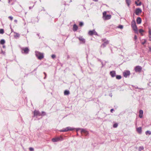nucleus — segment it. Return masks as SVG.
<instances>
[{
	"mask_svg": "<svg viewBox=\"0 0 151 151\" xmlns=\"http://www.w3.org/2000/svg\"><path fill=\"white\" fill-rule=\"evenodd\" d=\"M107 15L106 12H104L103 13V18L105 16Z\"/></svg>",
	"mask_w": 151,
	"mask_h": 151,
	"instance_id": "obj_28",
	"label": "nucleus"
},
{
	"mask_svg": "<svg viewBox=\"0 0 151 151\" xmlns=\"http://www.w3.org/2000/svg\"><path fill=\"white\" fill-rule=\"evenodd\" d=\"M63 139L62 137H57L55 138H53L52 139V142H57L60 140H61Z\"/></svg>",
	"mask_w": 151,
	"mask_h": 151,
	"instance_id": "obj_4",
	"label": "nucleus"
},
{
	"mask_svg": "<svg viewBox=\"0 0 151 151\" xmlns=\"http://www.w3.org/2000/svg\"><path fill=\"white\" fill-rule=\"evenodd\" d=\"M22 50L24 51V53L26 54L28 53L29 51V49L28 47L23 48L22 49Z\"/></svg>",
	"mask_w": 151,
	"mask_h": 151,
	"instance_id": "obj_10",
	"label": "nucleus"
},
{
	"mask_svg": "<svg viewBox=\"0 0 151 151\" xmlns=\"http://www.w3.org/2000/svg\"><path fill=\"white\" fill-rule=\"evenodd\" d=\"M144 149V147L143 146H140L139 147V150L141 151L142 150H143Z\"/></svg>",
	"mask_w": 151,
	"mask_h": 151,
	"instance_id": "obj_23",
	"label": "nucleus"
},
{
	"mask_svg": "<svg viewBox=\"0 0 151 151\" xmlns=\"http://www.w3.org/2000/svg\"><path fill=\"white\" fill-rule=\"evenodd\" d=\"M4 47H5V46H3V47L4 48Z\"/></svg>",
	"mask_w": 151,
	"mask_h": 151,
	"instance_id": "obj_49",
	"label": "nucleus"
},
{
	"mask_svg": "<svg viewBox=\"0 0 151 151\" xmlns=\"http://www.w3.org/2000/svg\"><path fill=\"white\" fill-rule=\"evenodd\" d=\"M44 73L45 74V75H46V73Z\"/></svg>",
	"mask_w": 151,
	"mask_h": 151,
	"instance_id": "obj_48",
	"label": "nucleus"
},
{
	"mask_svg": "<svg viewBox=\"0 0 151 151\" xmlns=\"http://www.w3.org/2000/svg\"><path fill=\"white\" fill-rule=\"evenodd\" d=\"M35 55L36 57L39 60H41L44 57L43 54L38 52H36Z\"/></svg>",
	"mask_w": 151,
	"mask_h": 151,
	"instance_id": "obj_2",
	"label": "nucleus"
},
{
	"mask_svg": "<svg viewBox=\"0 0 151 151\" xmlns=\"http://www.w3.org/2000/svg\"><path fill=\"white\" fill-rule=\"evenodd\" d=\"M70 92L68 90H65L64 92V94L65 95H68L69 94Z\"/></svg>",
	"mask_w": 151,
	"mask_h": 151,
	"instance_id": "obj_18",
	"label": "nucleus"
},
{
	"mask_svg": "<svg viewBox=\"0 0 151 151\" xmlns=\"http://www.w3.org/2000/svg\"><path fill=\"white\" fill-rule=\"evenodd\" d=\"M74 129L73 128L70 127H67L64 129L61 130L60 131L61 132H65L69 131H72Z\"/></svg>",
	"mask_w": 151,
	"mask_h": 151,
	"instance_id": "obj_3",
	"label": "nucleus"
},
{
	"mask_svg": "<svg viewBox=\"0 0 151 151\" xmlns=\"http://www.w3.org/2000/svg\"><path fill=\"white\" fill-rule=\"evenodd\" d=\"M144 32L143 30L142 29H140L139 30V32L141 33V35H142V33Z\"/></svg>",
	"mask_w": 151,
	"mask_h": 151,
	"instance_id": "obj_29",
	"label": "nucleus"
},
{
	"mask_svg": "<svg viewBox=\"0 0 151 151\" xmlns=\"http://www.w3.org/2000/svg\"><path fill=\"white\" fill-rule=\"evenodd\" d=\"M149 34L151 35V29H150L149 30Z\"/></svg>",
	"mask_w": 151,
	"mask_h": 151,
	"instance_id": "obj_39",
	"label": "nucleus"
},
{
	"mask_svg": "<svg viewBox=\"0 0 151 151\" xmlns=\"http://www.w3.org/2000/svg\"><path fill=\"white\" fill-rule=\"evenodd\" d=\"M83 25V23L82 22H80L79 23V25L81 26H82Z\"/></svg>",
	"mask_w": 151,
	"mask_h": 151,
	"instance_id": "obj_33",
	"label": "nucleus"
},
{
	"mask_svg": "<svg viewBox=\"0 0 151 151\" xmlns=\"http://www.w3.org/2000/svg\"><path fill=\"white\" fill-rule=\"evenodd\" d=\"M118 28L121 29H122L123 28V26L122 25H120L119 26Z\"/></svg>",
	"mask_w": 151,
	"mask_h": 151,
	"instance_id": "obj_31",
	"label": "nucleus"
},
{
	"mask_svg": "<svg viewBox=\"0 0 151 151\" xmlns=\"http://www.w3.org/2000/svg\"><path fill=\"white\" fill-rule=\"evenodd\" d=\"M117 126H118V124L116 123V124H115L114 125L113 127L114 128H116L117 127Z\"/></svg>",
	"mask_w": 151,
	"mask_h": 151,
	"instance_id": "obj_30",
	"label": "nucleus"
},
{
	"mask_svg": "<svg viewBox=\"0 0 151 151\" xmlns=\"http://www.w3.org/2000/svg\"><path fill=\"white\" fill-rule=\"evenodd\" d=\"M32 7L30 6V7H29V9H32Z\"/></svg>",
	"mask_w": 151,
	"mask_h": 151,
	"instance_id": "obj_45",
	"label": "nucleus"
},
{
	"mask_svg": "<svg viewBox=\"0 0 151 151\" xmlns=\"http://www.w3.org/2000/svg\"><path fill=\"white\" fill-rule=\"evenodd\" d=\"M146 42V40H144V42H142V44L143 45H144V44H145Z\"/></svg>",
	"mask_w": 151,
	"mask_h": 151,
	"instance_id": "obj_36",
	"label": "nucleus"
},
{
	"mask_svg": "<svg viewBox=\"0 0 151 151\" xmlns=\"http://www.w3.org/2000/svg\"><path fill=\"white\" fill-rule=\"evenodd\" d=\"M93 34H95V35H97V32L94 30V33H93Z\"/></svg>",
	"mask_w": 151,
	"mask_h": 151,
	"instance_id": "obj_40",
	"label": "nucleus"
},
{
	"mask_svg": "<svg viewBox=\"0 0 151 151\" xmlns=\"http://www.w3.org/2000/svg\"><path fill=\"white\" fill-rule=\"evenodd\" d=\"M14 22H16V23H17V20H14Z\"/></svg>",
	"mask_w": 151,
	"mask_h": 151,
	"instance_id": "obj_44",
	"label": "nucleus"
},
{
	"mask_svg": "<svg viewBox=\"0 0 151 151\" xmlns=\"http://www.w3.org/2000/svg\"><path fill=\"white\" fill-rule=\"evenodd\" d=\"M137 132L139 134L142 133V128L140 127L137 128Z\"/></svg>",
	"mask_w": 151,
	"mask_h": 151,
	"instance_id": "obj_16",
	"label": "nucleus"
},
{
	"mask_svg": "<svg viewBox=\"0 0 151 151\" xmlns=\"http://www.w3.org/2000/svg\"><path fill=\"white\" fill-rule=\"evenodd\" d=\"M130 74V72L129 71H126L124 72L123 73L124 76L126 78L127 76Z\"/></svg>",
	"mask_w": 151,
	"mask_h": 151,
	"instance_id": "obj_5",
	"label": "nucleus"
},
{
	"mask_svg": "<svg viewBox=\"0 0 151 151\" xmlns=\"http://www.w3.org/2000/svg\"><path fill=\"white\" fill-rule=\"evenodd\" d=\"M139 1V0H137V1H136L135 2V4L137 6H140L141 5V2H139V3H137V2H138Z\"/></svg>",
	"mask_w": 151,
	"mask_h": 151,
	"instance_id": "obj_19",
	"label": "nucleus"
},
{
	"mask_svg": "<svg viewBox=\"0 0 151 151\" xmlns=\"http://www.w3.org/2000/svg\"><path fill=\"white\" fill-rule=\"evenodd\" d=\"M2 52L3 53H5V52H3V51H2Z\"/></svg>",
	"mask_w": 151,
	"mask_h": 151,
	"instance_id": "obj_47",
	"label": "nucleus"
},
{
	"mask_svg": "<svg viewBox=\"0 0 151 151\" xmlns=\"http://www.w3.org/2000/svg\"><path fill=\"white\" fill-rule=\"evenodd\" d=\"M78 38L80 40V41L82 43H84L85 42V39H84L82 37H78Z\"/></svg>",
	"mask_w": 151,
	"mask_h": 151,
	"instance_id": "obj_13",
	"label": "nucleus"
},
{
	"mask_svg": "<svg viewBox=\"0 0 151 151\" xmlns=\"http://www.w3.org/2000/svg\"><path fill=\"white\" fill-rule=\"evenodd\" d=\"M29 150L30 151H34V149L32 148V147H30L29 148Z\"/></svg>",
	"mask_w": 151,
	"mask_h": 151,
	"instance_id": "obj_32",
	"label": "nucleus"
},
{
	"mask_svg": "<svg viewBox=\"0 0 151 151\" xmlns=\"http://www.w3.org/2000/svg\"><path fill=\"white\" fill-rule=\"evenodd\" d=\"M4 30L3 29H1L0 30V33L1 34H3L4 33Z\"/></svg>",
	"mask_w": 151,
	"mask_h": 151,
	"instance_id": "obj_27",
	"label": "nucleus"
},
{
	"mask_svg": "<svg viewBox=\"0 0 151 151\" xmlns=\"http://www.w3.org/2000/svg\"><path fill=\"white\" fill-rule=\"evenodd\" d=\"M134 39L135 40H136L137 39V36L136 35H135L134 37Z\"/></svg>",
	"mask_w": 151,
	"mask_h": 151,
	"instance_id": "obj_41",
	"label": "nucleus"
},
{
	"mask_svg": "<svg viewBox=\"0 0 151 151\" xmlns=\"http://www.w3.org/2000/svg\"><path fill=\"white\" fill-rule=\"evenodd\" d=\"M145 134L146 135H147L148 134L149 135L151 134V132L149 131H147L145 132Z\"/></svg>",
	"mask_w": 151,
	"mask_h": 151,
	"instance_id": "obj_26",
	"label": "nucleus"
},
{
	"mask_svg": "<svg viewBox=\"0 0 151 151\" xmlns=\"http://www.w3.org/2000/svg\"><path fill=\"white\" fill-rule=\"evenodd\" d=\"M141 12H142V10L140 9L137 8L136 9L135 13L137 15H139V14Z\"/></svg>",
	"mask_w": 151,
	"mask_h": 151,
	"instance_id": "obj_7",
	"label": "nucleus"
},
{
	"mask_svg": "<svg viewBox=\"0 0 151 151\" xmlns=\"http://www.w3.org/2000/svg\"><path fill=\"white\" fill-rule=\"evenodd\" d=\"M111 17V15H107L106 16H105L103 18V19L104 20H107L110 19Z\"/></svg>",
	"mask_w": 151,
	"mask_h": 151,
	"instance_id": "obj_8",
	"label": "nucleus"
},
{
	"mask_svg": "<svg viewBox=\"0 0 151 151\" xmlns=\"http://www.w3.org/2000/svg\"><path fill=\"white\" fill-rule=\"evenodd\" d=\"M34 116H40L42 115L38 111H34Z\"/></svg>",
	"mask_w": 151,
	"mask_h": 151,
	"instance_id": "obj_9",
	"label": "nucleus"
},
{
	"mask_svg": "<svg viewBox=\"0 0 151 151\" xmlns=\"http://www.w3.org/2000/svg\"><path fill=\"white\" fill-rule=\"evenodd\" d=\"M142 70V68L140 66H137L135 68V71L137 72H140Z\"/></svg>",
	"mask_w": 151,
	"mask_h": 151,
	"instance_id": "obj_6",
	"label": "nucleus"
},
{
	"mask_svg": "<svg viewBox=\"0 0 151 151\" xmlns=\"http://www.w3.org/2000/svg\"><path fill=\"white\" fill-rule=\"evenodd\" d=\"M116 78L117 79H120L121 78V76L120 75H117L116 76Z\"/></svg>",
	"mask_w": 151,
	"mask_h": 151,
	"instance_id": "obj_25",
	"label": "nucleus"
},
{
	"mask_svg": "<svg viewBox=\"0 0 151 151\" xmlns=\"http://www.w3.org/2000/svg\"><path fill=\"white\" fill-rule=\"evenodd\" d=\"M131 25L133 30L135 32H137V28L136 24V23L134 21H133L132 22Z\"/></svg>",
	"mask_w": 151,
	"mask_h": 151,
	"instance_id": "obj_1",
	"label": "nucleus"
},
{
	"mask_svg": "<svg viewBox=\"0 0 151 151\" xmlns=\"http://www.w3.org/2000/svg\"><path fill=\"white\" fill-rule=\"evenodd\" d=\"M93 0L95 1H98V0Z\"/></svg>",
	"mask_w": 151,
	"mask_h": 151,
	"instance_id": "obj_46",
	"label": "nucleus"
},
{
	"mask_svg": "<svg viewBox=\"0 0 151 151\" xmlns=\"http://www.w3.org/2000/svg\"><path fill=\"white\" fill-rule=\"evenodd\" d=\"M9 18L11 20H12L13 18V17L12 16H9Z\"/></svg>",
	"mask_w": 151,
	"mask_h": 151,
	"instance_id": "obj_35",
	"label": "nucleus"
},
{
	"mask_svg": "<svg viewBox=\"0 0 151 151\" xmlns=\"http://www.w3.org/2000/svg\"><path fill=\"white\" fill-rule=\"evenodd\" d=\"M109 43V42L108 40H106L104 42V43L102 44L101 45V47H105V46L107 45Z\"/></svg>",
	"mask_w": 151,
	"mask_h": 151,
	"instance_id": "obj_12",
	"label": "nucleus"
},
{
	"mask_svg": "<svg viewBox=\"0 0 151 151\" xmlns=\"http://www.w3.org/2000/svg\"><path fill=\"white\" fill-rule=\"evenodd\" d=\"M114 110V109H111V112H112V111Z\"/></svg>",
	"mask_w": 151,
	"mask_h": 151,
	"instance_id": "obj_42",
	"label": "nucleus"
},
{
	"mask_svg": "<svg viewBox=\"0 0 151 151\" xmlns=\"http://www.w3.org/2000/svg\"><path fill=\"white\" fill-rule=\"evenodd\" d=\"M126 1L128 6H129L131 2L130 0H126Z\"/></svg>",
	"mask_w": 151,
	"mask_h": 151,
	"instance_id": "obj_22",
	"label": "nucleus"
},
{
	"mask_svg": "<svg viewBox=\"0 0 151 151\" xmlns=\"http://www.w3.org/2000/svg\"><path fill=\"white\" fill-rule=\"evenodd\" d=\"M51 57L52 58H54L55 57V55H52L51 56Z\"/></svg>",
	"mask_w": 151,
	"mask_h": 151,
	"instance_id": "obj_34",
	"label": "nucleus"
},
{
	"mask_svg": "<svg viewBox=\"0 0 151 151\" xmlns=\"http://www.w3.org/2000/svg\"><path fill=\"white\" fill-rule=\"evenodd\" d=\"M42 114L43 115H45V112H44L42 111Z\"/></svg>",
	"mask_w": 151,
	"mask_h": 151,
	"instance_id": "obj_38",
	"label": "nucleus"
},
{
	"mask_svg": "<svg viewBox=\"0 0 151 151\" xmlns=\"http://www.w3.org/2000/svg\"><path fill=\"white\" fill-rule=\"evenodd\" d=\"M110 74L112 77H114L116 75L115 71H111L110 72Z\"/></svg>",
	"mask_w": 151,
	"mask_h": 151,
	"instance_id": "obj_11",
	"label": "nucleus"
},
{
	"mask_svg": "<svg viewBox=\"0 0 151 151\" xmlns=\"http://www.w3.org/2000/svg\"><path fill=\"white\" fill-rule=\"evenodd\" d=\"M94 31V30H93L92 31H90L88 32V34L90 35H92L93 34Z\"/></svg>",
	"mask_w": 151,
	"mask_h": 151,
	"instance_id": "obj_20",
	"label": "nucleus"
},
{
	"mask_svg": "<svg viewBox=\"0 0 151 151\" xmlns=\"http://www.w3.org/2000/svg\"><path fill=\"white\" fill-rule=\"evenodd\" d=\"M81 132L84 133L86 134H88V132L84 129H81Z\"/></svg>",
	"mask_w": 151,
	"mask_h": 151,
	"instance_id": "obj_21",
	"label": "nucleus"
},
{
	"mask_svg": "<svg viewBox=\"0 0 151 151\" xmlns=\"http://www.w3.org/2000/svg\"><path fill=\"white\" fill-rule=\"evenodd\" d=\"M149 40L151 41V36H149Z\"/></svg>",
	"mask_w": 151,
	"mask_h": 151,
	"instance_id": "obj_43",
	"label": "nucleus"
},
{
	"mask_svg": "<svg viewBox=\"0 0 151 151\" xmlns=\"http://www.w3.org/2000/svg\"><path fill=\"white\" fill-rule=\"evenodd\" d=\"M78 29V27L75 24L73 25V30L74 31H76Z\"/></svg>",
	"mask_w": 151,
	"mask_h": 151,
	"instance_id": "obj_17",
	"label": "nucleus"
},
{
	"mask_svg": "<svg viewBox=\"0 0 151 151\" xmlns=\"http://www.w3.org/2000/svg\"><path fill=\"white\" fill-rule=\"evenodd\" d=\"M139 117L140 118H142L143 113V110H140L139 111Z\"/></svg>",
	"mask_w": 151,
	"mask_h": 151,
	"instance_id": "obj_14",
	"label": "nucleus"
},
{
	"mask_svg": "<svg viewBox=\"0 0 151 151\" xmlns=\"http://www.w3.org/2000/svg\"><path fill=\"white\" fill-rule=\"evenodd\" d=\"M5 42V41L4 39H2L1 40L0 43L1 44H3Z\"/></svg>",
	"mask_w": 151,
	"mask_h": 151,
	"instance_id": "obj_24",
	"label": "nucleus"
},
{
	"mask_svg": "<svg viewBox=\"0 0 151 151\" xmlns=\"http://www.w3.org/2000/svg\"><path fill=\"white\" fill-rule=\"evenodd\" d=\"M141 19L140 17H138L137 19V23L138 24H140L141 23Z\"/></svg>",
	"mask_w": 151,
	"mask_h": 151,
	"instance_id": "obj_15",
	"label": "nucleus"
},
{
	"mask_svg": "<svg viewBox=\"0 0 151 151\" xmlns=\"http://www.w3.org/2000/svg\"><path fill=\"white\" fill-rule=\"evenodd\" d=\"M16 36H17V37H19V34L18 33H16V35H15Z\"/></svg>",
	"mask_w": 151,
	"mask_h": 151,
	"instance_id": "obj_37",
	"label": "nucleus"
}]
</instances>
